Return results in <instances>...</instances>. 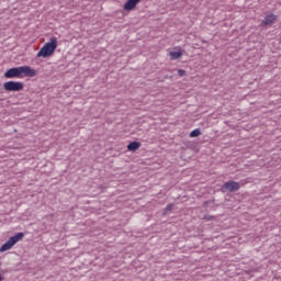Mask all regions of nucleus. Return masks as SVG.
Segmentation results:
<instances>
[{
  "label": "nucleus",
  "instance_id": "nucleus-1",
  "mask_svg": "<svg viewBox=\"0 0 281 281\" xmlns=\"http://www.w3.org/2000/svg\"><path fill=\"white\" fill-rule=\"evenodd\" d=\"M58 47V38L50 37L49 42L43 45L40 52L36 54L37 58H49V56L54 55Z\"/></svg>",
  "mask_w": 281,
  "mask_h": 281
},
{
  "label": "nucleus",
  "instance_id": "nucleus-2",
  "mask_svg": "<svg viewBox=\"0 0 281 281\" xmlns=\"http://www.w3.org/2000/svg\"><path fill=\"white\" fill-rule=\"evenodd\" d=\"M23 233H18L15 236L10 237L9 240L0 247V252L3 254V251H10L19 240H23Z\"/></svg>",
  "mask_w": 281,
  "mask_h": 281
},
{
  "label": "nucleus",
  "instance_id": "nucleus-3",
  "mask_svg": "<svg viewBox=\"0 0 281 281\" xmlns=\"http://www.w3.org/2000/svg\"><path fill=\"white\" fill-rule=\"evenodd\" d=\"M24 87L21 81H7L3 83L4 91H23Z\"/></svg>",
  "mask_w": 281,
  "mask_h": 281
},
{
  "label": "nucleus",
  "instance_id": "nucleus-4",
  "mask_svg": "<svg viewBox=\"0 0 281 281\" xmlns=\"http://www.w3.org/2000/svg\"><path fill=\"white\" fill-rule=\"evenodd\" d=\"M20 72L22 77L34 78L36 76V70L30 66H20Z\"/></svg>",
  "mask_w": 281,
  "mask_h": 281
},
{
  "label": "nucleus",
  "instance_id": "nucleus-5",
  "mask_svg": "<svg viewBox=\"0 0 281 281\" xmlns=\"http://www.w3.org/2000/svg\"><path fill=\"white\" fill-rule=\"evenodd\" d=\"M4 78H22L21 67L10 68L4 72Z\"/></svg>",
  "mask_w": 281,
  "mask_h": 281
},
{
  "label": "nucleus",
  "instance_id": "nucleus-6",
  "mask_svg": "<svg viewBox=\"0 0 281 281\" xmlns=\"http://www.w3.org/2000/svg\"><path fill=\"white\" fill-rule=\"evenodd\" d=\"M224 188L228 192H237V190H240V184L236 181H228L224 183Z\"/></svg>",
  "mask_w": 281,
  "mask_h": 281
},
{
  "label": "nucleus",
  "instance_id": "nucleus-7",
  "mask_svg": "<svg viewBox=\"0 0 281 281\" xmlns=\"http://www.w3.org/2000/svg\"><path fill=\"white\" fill-rule=\"evenodd\" d=\"M140 2H142V0H127L125 2V4L123 5V8L127 12H131L132 10H135V8H137V4Z\"/></svg>",
  "mask_w": 281,
  "mask_h": 281
},
{
  "label": "nucleus",
  "instance_id": "nucleus-8",
  "mask_svg": "<svg viewBox=\"0 0 281 281\" xmlns=\"http://www.w3.org/2000/svg\"><path fill=\"white\" fill-rule=\"evenodd\" d=\"M276 19H278V16L269 14L263 19L262 23L263 25H273V23H276Z\"/></svg>",
  "mask_w": 281,
  "mask_h": 281
},
{
  "label": "nucleus",
  "instance_id": "nucleus-9",
  "mask_svg": "<svg viewBox=\"0 0 281 281\" xmlns=\"http://www.w3.org/2000/svg\"><path fill=\"white\" fill-rule=\"evenodd\" d=\"M140 146H142V143L132 142L127 145V150H130L131 153H135V150H139Z\"/></svg>",
  "mask_w": 281,
  "mask_h": 281
},
{
  "label": "nucleus",
  "instance_id": "nucleus-10",
  "mask_svg": "<svg viewBox=\"0 0 281 281\" xmlns=\"http://www.w3.org/2000/svg\"><path fill=\"white\" fill-rule=\"evenodd\" d=\"M181 56H183V52H181V49H179L177 52L171 50L169 53L170 60H179V58H181Z\"/></svg>",
  "mask_w": 281,
  "mask_h": 281
},
{
  "label": "nucleus",
  "instance_id": "nucleus-11",
  "mask_svg": "<svg viewBox=\"0 0 281 281\" xmlns=\"http://www.w3.org/2000/svg\"><path fill=\"white\" fill-rule=\"evenodd\" d=\"M199 135H201V130L195 128L190 133L189 137H199Z\"/></svg>",
  "mask_w": 281,
  "mask_h": 281
},
{
  "label": "nucleus",
  "instance_id": "nucleus-12",
  "mask_svg": "<svg viewBox=\"0 0 281 281\" xmlns=\"http://www.w3.org/2000/svg\"><path fill=\"white\" fill-rule=\"evenodd\" d=\"M178 75L180 76V78H183V76H186V70L179 69Z\"/></svg>",
  "mask_w": 281,
  "mask_h": 281
},
{
  "label": "nucleus",
  "instance_id": "nucleus-13",
  "mask_svg": "<svg viewBox=\"0 0 281 281\" xmlns=\"http://www.w3.org/2000/svg\"><path fill=\"white\" fill-rule=\"evenodd\" d=\"M167 210H172V204L167 205Z\"/></svg>",
  "mask_w": 281,
  "mask_h": 281
},
{
  "label": "nucleus",
  "instance_id": "nucleus-14",
  "mask_svg": "<svg viewBox=\"0 0 281 281\" xmlns=\"http://www.w3.org/2000/svg\"><path fill=\"white\" fill-rule=\"evenodd\" d=\"M0 281H3V277L0 274Z\"/></svg>",
  "mask_w": 281,
  "mask_h": 281
}]
</instances>
